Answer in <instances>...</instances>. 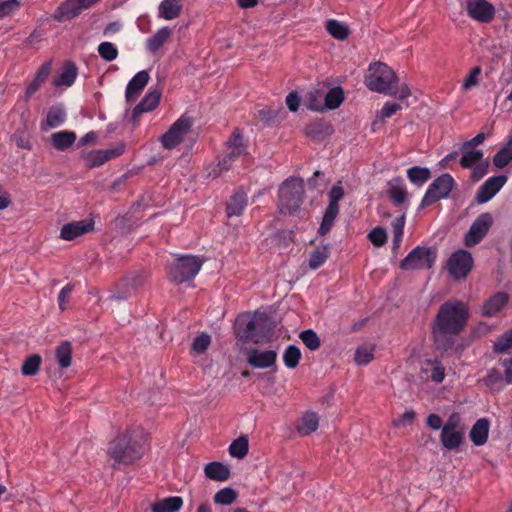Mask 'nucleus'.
<instances>
[{"label":"nucleus","instance_id":"nucleus-34","mask_svg":"<svg viewBox=\"0 0 512 512\" xmlns=\"http://www.w3.org/2000/svg\"><path fill=\"white\" fill-rule=\"evenodd\" d=\"M319 420L316 413L307 412L300 419L297 425V431L302 436L310 435L318 428Z\"/></svg>","mask_w":512,"mask_h":512},{"label":"nucleus","instance_id":"nucleus-6","mask_svg":"<svg viewBox=\"0 0 512 512\" xmlns=\"http://www.w3.org/2000/svg\"><path fill=\"white\" fill-rule=\"evenodd\" d=\"M273 329V321L267 313L255 312L252 319L246 323L242 337L259 344L270 339Z\"/></svg>","mask_w":512,"mask_h":512},{"label":"nucleus","instance_id":"nucleus-14","mask_svg":"<svg viewBox=\"0 0 512 512\" xmlns=\"http://www.w3.org/2000/svg\"><path fill=\"white\" fill-rule=\"evenodd\" d=\"M99 0H66L61 3L53 14V19L65 22L77 17L84 9L97 3Z\"/></svg>","mask_w":512,"mask_h":512},{"label":"nucleus","instance_id":"nucleus-29","mask_svg":"<svg viewBox=\"0 0 512 512\" xmlns=\"http://www.w3.org/2000/svg\"><path fill=\"white\" fill-rule=\"evenodd\" d=\"M183 0H163L158 8V16L165 20L177 18L182 11Z\"/></svg>","mask_w":512,"mask_h":512},{"label":"nucleus","instance_id":"nucleus-44","mask_svg":"<svg viewBox=\"0 0 512 512\" xmlns=\"http://www.w3.org/2000/svg\"><path fill=\"white\" fill-rule=\"evenodd\" d=\"M344 101V92L340 87L330 89L325 96V105L329 109H337Z\"/></svg>","mask_w":512,"mask_h":512},{"label":"nucleus","instance_id":"nucleus-26","mask_svg":"<svg viewBox=\"0 0 512 512\" xmlns=\"http://www.w3.org/2000/svg\"><path fill=\"white\" fill-rule=\"evenodd\" d=\"M78 75V69L74 62L67 61L64 63L58 77L53 80V85L56 87L66 86L70 87L74 84Z\"/></svg>","mask_w":512,"mask_h":512},{"label":"nucleus","instance_id":"nucleus-23","mask_svg":"<svg viewBox=\"0 0 512 512\" xmlns=\"http://www.w3.org/2000/svg\"><path fill=\"white\" fill-rule=\"evenodd\" d=\"M52 70V62L43 63L35 74L33 80L26 87V98H30L38 91L41 85L48 79Z\"/></svg>","mask_w":512,"mask_h":512},{"label":"nucleus","instance_id":"nucleus-8","mask_svg":"<svg viewBox=\"0 0 512 512\" xmlns=\"http://www.w3.org/2000/svg\"><path fill=\"white\" fill-rule=\"evenodd\" d=\"M455 186L456 181L450 174L444 173L440 175L428 186L421 200L420 208L431 206L441 199L448 198Z\"/></svg>","mask_w":512,"mask_h":512},{"label":"nucleus","instance_id":"nucleus-63","mask_svg":"<svg viewBox=\"0 0 512 512\" xmlns=\"http://www.w3.org/2000/svg\"><path fill=\"white\" fill-rule=\"evenodd\" d=\"M426 425L433 430H439L443 427V421L438 414L432 413L428 415Z\"/></svg>","mask_w":512,"mask_h":512},{"label":"nucleus","instance_id":"nucleus-1","mask_svg":"<svg viewBox=\"0 0 512 512\" xmlns=\"http://www.w3.org/2000/svg\"><path fill=\"white\" fill-rule=\"evenodd\" d=\"M147 435L139 429H127L115 437L108 445L107 454L113 460L112 467L131 465L141 459L146 451Z\"/></svg>","mask_w":512,"mask_h":512},{"label":"nucleus","instance_id":"nucleus-58","mask_svg":"<svg viewBox=\"0 0 512 512\" xmlns=\"http://www.w3.org/2000/svg\"><path fill=\"white\" fill-rule=\"evenodd\" d=\"M462 419L461 416L458 413H452L445 424L443 425L442 429L444 430H463L462 426Z\"/></svg>","mask_w":512,"mask_h":512},{"label":"nucleus","instance_id":"nucleus-32","mask_svg":"<svg viewBox=\"0 0 512 512\" xmlns=\"http://www.w3.org/2000/svg\"><path fill=\"white\" fill-rule=\"evenodd\" d=\"M204 472L207 478L214 481H226L230 477L228 466L216 461L208 463L204 468Z\"/></svg>","mask_w":512,"mask_h":512},{"label":"nucleus","instance_id":"nucleus-7","mask_svg":"<svg viewBox=\"0 0 512 512\" xmlns=\"http://www.w3.org/2000/svg\"><path fill=\"white\" fill-rule=\"evenodd\" d=\"M303 182L301 179L290 178L283 182L279 188V202L281 210L293 213L303 202Z\"/></svg>","mask_w":512,"mask_h":512},{"label":"nucleus","instance_id":"nucleus-3","mask_svg":"<svg viewBox=\"0 0 512 512\" xmlns=\"http://www.w3.org/2000/svg\"><path fill=\"white\" fill-rule=\"evenodd\" d=\"M468 317L469 311L463 302L449 300L440 306L434 325L450 330L452 333H460L465 328Z\"/></svg>","mask_w":512,"mask_h":512},{"label":"nucleus","instance_id":"nucleus-64","mask_svg":"<svg viewBox=\"0 0 512 512\" xmlns=\"http://www.w3.org/2000/svg\"><path fill=\"white\" fill-rule=\"evenodd\" d=\"M286 104L290 111L296 112L299 108L300 97L296 92H290L286 97Z\"/></svg>","mask_w":512,"mask_h":512},{"label":"nucleus","instance_id":"nucleus-59","mask_svg":"<svg viewBox=\"0 0 512 512\" xmlns=\"http://www.w3.org/2000/svg\"><path fill=\"white\" fill-rule=\"evenodd\" d=\"M482 69L480 66H475L471 69L469 75L465 78L463 82V87L465 89H470L478 83V77L481 74Z\"/></svg>","mask_w":512,"mask_h":512},{"label":"nucleus","instance_id":"nucleus-60","mask_svg":"<svg viewBox=\"0 0 512 512\" xmlns=\"http://www.w3.org/2000/svg\"><path fill=\"white\" fill-rule=\"evenodd\" d=\"M19 7V2L17 0H5L0 2V18H3L12 12H14Z\"/></svg>","mask_w":512,"mask_h":512},{"label":"nucleus","instance_id":"nucleus-2","mask_svg":"<svg viewBox=\"0 0 512 512\" xmlns=\"http://www.w3.org/2000/svg\"><path fill=\"white\" fill-rule=\"evenodd\" d=\"M364 83L369 90L384 95H396L398 91V78L395 72L382 62L369 65Z\"/></svg>","mask_w":512,"mask_h":512},{"label":"nucleus","instance_id":"nucleus-18","mask_svg":"<svg viewBox=\"0 0 512 512\" xmlns=\"http://www.w3.org/2000/svg\"><path fill=\"white\" fill-rule=\"evenodd\" d=\"M507 177L505 175L492 176L488 178L478 189L476 201L480 204L488 202L505 185Z\"/></svg>","mask_w":512,"mask_h":512},{"label":"nucleus","instance_id":"nucleus-56","mask_svg":"<svg viewBox=\"0 0 512 512\" xmlns=\"http://www.w3.org/2000/svg\"><path fill=\"white\" fill-rule=\"evenodd\" d=\"M389 195L396 205L403 204L407 199V190L402 186H392Z\"/></svg>","mask_w":512,"mask_h":512},{"label":"nucleus","instance_id":"nucleus-47","mask_svg":"<svg viewBox=\"0 0 512 512\" xmlns=\"http://www.w3.org/2000/svg\"><path fill=\"white\" fill-rule=\"evenodd\" d=\"M512 347V329L507 330L500 335L493 343V351L496 353H504Z\"/></svg>","mask_w":512,"mask_h":512},{"label":"nucleus","instance_id":"nucleus-10","mask_svg":"<svg viewBox=\"0 0 512 512\" xmlns=\"http://www.w3.org/2000/svg\"><path fill=\"white\" fill-rule=\"evenodd\" d=\"M435 258V253L431 248L416 246L400 262V268L403 270L430 269L435 262Z\"/></svg>","mask_w":512,"mask_h":512},{"label":"nucleus","instance_id":"nucleus-11","mask_svg":"<svg viewBox=\"0 0 512 512\" xmlns=\"http://www.w3.org/2000/svg\"><path fill=\"white\" fill-rule=\"evenodd\" d=\"M193 121L190 117L182 115L173 123L170 129L161 137L162 146L166 149H173L183 142L190 131Z\"/></svg>","mask_w":512,"mask_h":512},{"label":"nucleus","instance_id":"nucleus-40","mask_svg":"<svg viewBox=\"0 0 512 512\" xmlns=\"http://www.w3.org/2000/svg\"><path fill=\"white\" fill-rule=\"evenodd\" d=\"M325 27L327 32L337 40L343 41L349 35V28L335 19L328 20Z\"/></svg>","mask_w":512,"mask_h":512},{"label":"nucleus","instance_id":"nucleus-25","mask_svg":"<svg viewBox=\"0 0 512 512\" xmlns=\"http://www.w3.org/2000/svg\"><path fill=\"white\" fill-rule=\"evenodd\" d=\"M248 197L243 189H237L227 204L226 212L228 217L239 216L247 206Z\"/></svg>","mask_w":512,"mask_h":512},{"label":"nucleus","instance_id":"nucleus-48","mask_svg":"<svg viewBox=\"0 0 512 512\" xmlns=\"http://www.w3.org/2000/svg\"><path fill=\"white\" fill-rule=\"evenodd\" d=\"M237 496L238 493L234 489L225 487L214 495V502L216 504L230 505L236 500Z\"/></svg>","mask_w":512,"mask_h":512},{"label":"nucleus","instance_id":"nucleus-45","mask_svg":"<svg viewBox=\"0 0 512 512\" xmlns=\"http://www.w3.org/2000/svg\"><path fill=\"white\" fill-rule=\"evenodd\" d=\"M42 358L38 354L30 355L24 362L21 368V372L25 376H34L37 374L40 368Z\"/></svg>","mask_w":512,"mask_h":512},{"label":"nucleus","instance_id":"nucleus-36","mask_svg":"<svg viewBox=\"0 0 512 512\" xmlns=\"http://www.w3.org/2000/svg\"><path fill=\"white\" fill-rule=\"evenodd\" d=\"M56 359L60 368L65 369L71 365L72 346L68 341L61 342L55 350Z\"/></svg>","mask_w":512,"mask_h":512},{"label":"nucleus","instance_id":"nucleus-43","mask_svg":"<svg viewBox=\"0 0 512 512\" xmlns=\"http://www.w3.org/2000/svg\"><path fill=\"white\" fill-rule=\"evenodd\" d=\"M249 450V444L246 437L242 436L234 440L229 446V453L232 457L244 458Z\"/></svg>","mask_w":512,"mask_h":512},{"label":"nucleus","instance_id":"nucleus-51","mask_svg":"<svg viewBox=\"0 0 512 512\" xmlns=\"http://www.w3.org/2000/svg\"><path fill=\"white\" fill-rule=\"evenodd\" d=\"M373 351L372 347H358L354 355L355 362L359 365L368 364L373 359Z\"/></svg>","mask_w":512,"mask_h":512},{"label":"nucleus","instance_id":"nucleus-50","mask_svg":"<svg viewBox=\"0 0 512 512\" xmlns=\"http://www.w3.org/2000/svg\"><path fill=\"white\" fill-rule=\"evenodd\" d=\"M211 344V337L207 333H202L194 338L192 345H191V351L194 354H202L204 353L208 347Z\"/></svg>","mask_w":512,"mask_h":512},{"label":"nucleus","instance_id":"nucleus-52","mask_svg":"<svg viewBox=\"0 0 512 512\" xmlns=\"http://www.w3.org/2000/svg\"><path fill=\"white\" fill-rule=\"evenodd\" d=\"M279 112L268 107L257 109L255 116L267 125H272L278 120Z\"/></svg>","mask_w":512,"mask_h":512},{"label":"nucleus","instance_id":"nucleus-39","mask_svg":"<svg viewBox=\"0 0 512 512\" xmlns=\"http://www.w3.org/2000/svg\"><path fill=\"white\" fill-rule=\"evenodd\" d=\"M462 157L460 159V165L464 169H471L474 167L477 163L482 161L483 158V151L477 150V149H462Z\"/></svg>","mask_w":512,"mask_h":512},{"label":"nucleus","instance_id":"nucleus-37","mask_svg":"<svg viewBox=\"0 0 512 512\" xmlns=\"http://www.w3.org/2000/svg\"><path fill=\"white\" fill-rule=\"evenodd\" d=\"M409 181L417 186H422L431 178V172L426 167L413 166L407 170Z\"/></svg>","mask_w":512,"mask_h":512},{"label":"nucleus","instance_id":"nucleus-42","mask_svg":"<svg viewBox=\"0 0 512 512\" xmlns=\"http://www.w3.org/2000/svg\"><path fill=\"white\" fill-rule=\"evenodd\" d=\"M301 359V351L295 345H289L283 353V361L287 368H296Z\"/></svg>","mask_w":512,"mask_h":512},{"label":"nucleus","instance_id":"nucleus-13","mask_svg":"<svg viewBox=\"0 0 512 512\" xmlns=\"http://www.w3.org/2000/svg\"><path fill=\"white\" fill-rule=\"evenodd\" d=\"M493 224V218L490 213L480 214L471 224L465 235L464 243L467 247H472L482 241Z\"/></svg>","mask_w":512,"mask_h":512},{"label":"nucleus","instance_id":"nucleus-15","mask_svg":"<svg viewBox=\"0 0 512 512\" xmlns=\"http://www.w3.org/2000/svg\"><path fill=\"white\" fill-rule=\"evenodd\" d=\"M466 11L471 19L479 23H490L496 13L494 5L487 0H467Z\"/></svg>","mask_w":512,"mask_h":512},{"label":"nucleus","instance_id":"nucleus-54","mask_svg":"<svg viewBox=\"0 0 512 512\" xmlns=\"http://www.w3.org/2000/svg\"><path fill=\"white\" fill-rule=\"evenodd\" d=\"M368 239L373 245L381 247L387 241L386 231L381 227H376L368 234Z\"/></svg>","mask_w":512,"mask_h":512},{"label":"nucleus","instance_id":"nucleus-5","mask_svg":"<svg viewBox=\"0 0 512 512\" xmlns=\"http://www.w3.org/2000/svg\"><path fill=\"white\" fill-rule=\"evenodd\" d=\"M227 152L219 159L216 168L209 173L213 178L219 177L222 172L228 171L232 164L241 156L247 155V147L244 143L243 136L238 128L234 129L233 133L226 142Z\"/></svg>","mask_w":512,"mask_h":512},{"label":"nucleus","instance_id":"nucleus-19","mask_svg":"<svg viewBox=\"0 0 512 512\" xmlns=\"http://www.w3.org/2000/svg\"><path fill=\"white\" fill-rule=\"evenodd\" d=\"M94 230V221L85 219L64 224L60 230V238L73 241L76 238Z\"/></svg>","mask_w":512,"mask_h":512},{"label":"nucleus","instance_id":"nucleus-38","mask_svg":"<svg viewBox=\"0 0 512 512\" xmlns=\"http://www.w3.org/2000/svg\"><path fill=\"white\" fill-rule=\"evenodd\" d=\"M329 257V244L318 246L310 254L309 267L313 270L320 268Z\"/></svg>","mask_w":512,"mask_h":512},{"label":"nucleus","instance_id":"nucleus-17","mask_svg":"<svg viewBox=\"0 0 512 512\" xmlns=\"http://www.w3.org/2000/svg\"><path fill=\"white\" fill-rule=\"evenodd\" d=\"M246 361L253 368H269L276 364L277 353L274 350L261 351L257 348H251L246 352Z\"/></svg>","mask_w":512,"mask_h":512},{"label":"nucleus","instance_id":"nucleus-24","mask_svg":"<svg viewBox=\"0 0 512 512\" xmlns=\"http://www.w3.org/2000/svg\"><path fill=\"white\" fill-rule=\"evenodd\" d=\"M509 297L505 292H498L491 296L482 307V314L486 317L495 316L508 302Z\"/></svg>","mask_w":512,"mask_h":512},{"label":"nucleus","instance_id":"nucleus-30","mask_svg":"<svg viewBox=\"0 0 512 512\" xmlns=\"http://www.w3.org/2000/svg\"><path fill=\"white\" fill-rule=\"evenodd\" d=\"M172 30L165 26L160 28L153 36L146 40V49L149 53L155 54L168 41Z\"/></svg>","mask_w":512,"mask_h":512},{"label":"nucleus","instance_id":"nucleus-4","mask_svg":"<svg viewBox=\"0 0 512 512\" xmlns=\"http://www.w3.org/2000/svg\"><path fill=\"white\" fill-rule=\"evenodd\" d=\"M205 259L191 254L177 255L168 264L167 277L170 282L181 284L196 277L201 270Z\"/></svg>","mask_w":512,"mask_h":512},{"label":"nucleus","instance_id":"nucleus-20","mask_svg":"<svg viewBox=\"0 0 512 512\" xmlns=\"http://www.w3.org/2000/svg\"><path fill=\"white\" fill-rule=\"evenodd\" d=\"M432 334L436 349L441 352H447L455 345L456 336L459 333H452L450 330L441 329V327L433 324Z\"/></svg>","mask_w":512,"mask_h":512},{"label":"nucleus","instance_id":"nucleus-49","mask_svg":"<svg viewBox=\"0 0 512 512\" xmlns=\"http://www.w3.org/2000/svg\"><path fill=\"white\" fill-rule=\"evenodd\" d=\"M98 53L102 59L109 62L115 60L119 55L117 47L113 43L107 41L99 44Z\"/></svg>","mask_w":512,"mask_h":512},{"label":"nucleus","instance_id":"nucleus-61","mask_svg":"<svg viewBox=\"0 0 512 512\" xmlns=\"http://www.w3.org/2000/svg\"><path fill=\"white\" fill-rule=\"evenodd\" d=\"M502 374L496 370V369H491L487 376L485 377L484 381H485V384L489 387H495L496 385H498L499 383L502 382Z\"/></svg>","mask_w":512,"mask_h":512},{"label":"nucleus","instance_id":"nucleus-16","mask_svg":"<svg viewBox=\"0 0 512 512\" xmlns=\"http://www.w3.org/2000/svg\"><path fill=\"white\" fill-rule=\"evenodd\" d=\"M124 151L125 146L121 144L112 149H99L83 153L81 158L85 161L86 167L95 168L105 164L111 159L122 155Z\"/></svg>","mask_w":512,"mask_h":512},{"label":"nucleus","instance_id":"nucleus-55","mask_svg":"<svg viewBox=\"0 0 512 512\" xmlns=\"http://www.w3.org/2000/svg\"><path fill=\"white\" fill-rule=\"evenodd\" d=\"M489 168V161L483 160L472 167L471 179L473 182L480 181L487 173Z\"/></svg>","mask_w":512,"mask_h":512},{"label":"nucleus","instance_id":"nucleus-41","mask_svg":"<svg viewBox=\"0 0 512 512\" xmlns=\"http://www.w3.org/2000/svg\"><path fill=\"white\" fill-rule=\"evenodd\" d=\"M512 160V139L503 146L493 157L495 167L501 169L509 164Z\"/></svg>","mask_w":512,"mask_h":512},{"label":"nucleus","instance_id":"nucleus-62","mask_svg":"<svg viewBox=\"0 0 512 512\" xmlns=\"http://www.w3.org/2000/svg\"><path fill=\"white\" fill-rule=\"evenodd\" d=\"M401 109V105L395 102H386L381 109L382 118H390Z\"/></svg>","mask_w":512,"mask_h":512},{"label":"nucleus","instance_id":"nucleus-22","mask_svg":"<svg viewBox=\"0 0 512 512\" xmlns=\"http://www.w3.org/2000/svg\"><path fill=\"white\" fill-rule=\"evenodd\" d=\"M490 423L486 418L478 419L472 426L469 437L474 445L482 446L488 440Z\"/></svg>","mask_w":512,"mask_h":512},{"label":"nucleus","instance_id":"nucleus-12","mask_svg":"<svg viewBox=\"0 0 512 512\" xmlns=\"http://www.w3.org/2000/svg\"><path fill=\"white\" fill-rule=\"evenodd\" d=\"M473 267V257L467 250H457L447 261L449 274L459 280L468 276Z\"/></svg>","mask_w":512,"mask_h":512},{"label":"nucleus","instance_id":"nucleus-21","mask_svg":"<svg viewBox=\"0 0 512 512\" xmlns=\"http://www.w3.org/2000/svg\"><path fill=\"white\" fill-rule=\"evenodd\" d=\"M149 79L150 76L146 70L136 73L126 86L125 96L127 101L135 100L147 85Z\"/></svg>","mask_w":512,"mask_h":512},{"label":"nucleus","instance_id":"nucleus-31","mask_svg":"<svg viewBox=\"0 0 512 512\" xmlns=\"http://www.w3.org/2000/svg\"><path fill=\"white\" fill-rule=\"evenodd\" d=\"M76 138L75 132L63 130L51 135V144L56 150L65 151L74 144Z\"/></svg>","mask_w":512,"mask_h":512},{"label":"nucleus","instance_id":"nucleus-46","mask_svg":"<svg viewBox=\"0 0 512 512\" xmlns=\"http://www.w3.org/2000/svg\"><path fill=\"white\" fill-rule=\"evenodd\" d=\"M299 337L304 345L311 351H315L321 346L320 338L317 333L311 329L302 331Z\"/></svg>","mask_w":512,"mask_h":512},{"label":"nucleus","instance_id":"nucleus-27","mask_svg":"<svg viewBox=\"0 0 512 512\" xmlns=\"http://www.w3.org/2000/svg\"><path fill=\"white\" fill-rule=\"evenodd\" d=\"M465 438L464 430H441L440 442L448 450H457Z\"/></svg>","mask_w":512,"mask_h":512},{"label":"nucleus","instance_id":"nucleus-28","mask_svg":"<svg viewBox=\"0 0 512 512\" xmlns=\"http://www.w3.org/2000/svg\"><path fill=\"white\" fill-rule=\"evenodd\" d=\"M161 98V92L158 90H149L145 97L139 102V104L133 109V116L137 117L138 115L144 112H150L154 110Z\"/></svg>","mask_w":512,"mask_h":512},{"label":"nucleus","instance_id":"nucleus-33","mask_svg":"<svg viewBox=\"0 0 512 512\" xmlns=\"http://www.w3.org/2000/svg\"><path fill=\"white\" fill-rule=\"evenodd\" d=\"M183 505L180 496H170L156 501L152 505V512H177Z\"/></svg>","mask_w":512,"mask_h":512},{"label":"nucleus","instance_id":"nucleus-57","mask_svg":"<svg viewBox=\"0 0 512 512\" xmlns=\"http://www.w3.org/2000/svg\"><path fill=\"white\" fill-rule=\"evenodd\" d=\"M428 364H432L431 379L436 383H441L445 378V369L438 360H428Z\"/></svg>","mask_w":512,"mask_h":512},{"label":"nucleus","instance_id":"nucleus-9","mask_svg":"<svg viewBox=\"0 0 512 512\" xmlns=\"http://www.w3.org/2000/svg\"><path fill=\"white\" fill-rule=\"evenodd\" d=\"M344 195V189L340 185H334L330 189L328 193L329 204L325 210L322 222L318 229L319 235L324 236L331 231L334 221L340 211L339 201L344 197Z\"/></svg>","mask_w":512,"mask_h":512},{"label":"nucleus","instance_id":"nucleus-53","mask_svg":"<svg viewBox=\"0 0 512 512\" xmlns=\"http://www.w3.org/2000/svg\"><path fill=\"white\" fill-rule=\"evenodd\" d=\"M74 290V284L68 283L66 284L58 294L57 302L59 309L64 311L67 309L69 304V298Z\"/></svg>","mask_w":512,"mask_h":512},{"label":"nucleus","instance_id":"nucleus-35","mask_svg":"<svg viewBox=\"0 0 512 512\" xmlns=\"http://www.w3.org/2000/svg\"><path fill=\"white\" fill-rule=\"evenodd\" d=\"M67 118V114L62 105H53L49 108L46 123L50 128H56L62 125Z\"/></svg>","mask_w":512,"mask_h":512}]
</instances>
